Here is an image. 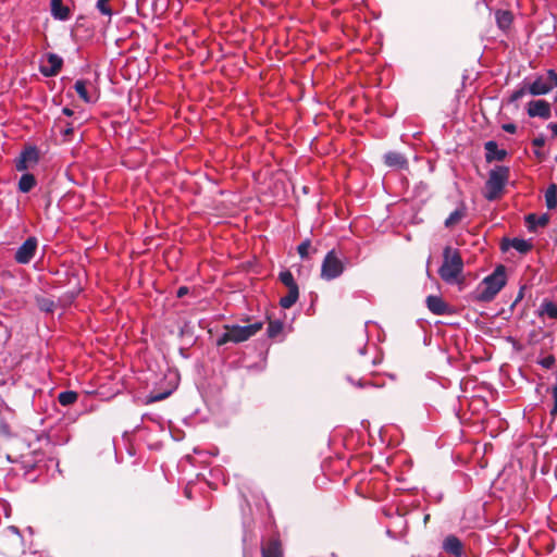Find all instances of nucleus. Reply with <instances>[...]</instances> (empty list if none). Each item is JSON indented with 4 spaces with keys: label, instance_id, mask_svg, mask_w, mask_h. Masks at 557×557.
Returning a JSON list of instances; mask_svg holds the SVG:
<instances>
[{
    "label": "nucleus",
    "instance_id": "f257e3e1",
    "mask_svg": "<svg viewBox=\"0 0 557 557\" xmlns=\"http://www.w3.org/2000/svg\"><path fill=\"white\" fill-rule=\"evenodd\" d=\"M463 272V260L458 249L446 246L443 249V263L438 269V275L446 284H457L461 282Z\"/></svg>",
    "mask_w": 557,
    "mask_h": 557
},
{
    "label": "nucleus",
    "instance_id": "f03ea898",
    "mask_svg": "<svg viewBox=\"0 0 557 557\" xmlns=\"http://www.w3.org/2000/svg\"><path fill=\"white\" fill-rule=\"evenodd\" d=\"M263 327L262 322H253L248 325L225 324L223 326L224 333L216 339L218 346H223L227 343L239 344L248 341L260 332Z\"/></svg>",
    "mask_w": 557,
    "mask_h": 557
},
{
    "label": "nucleus",
    "instance_id": "7ed1b4c3",
    "mask_svg": "<svg viewBox=\"0 0 557 557\" xmlns=\"http://www.w3.org/2000/svg\"><path fill=\"white\" fill-rule=\"evenodd\" d=\"M506 268L504 265L496 267L493 273L487 275L480 284L478 300L484 302L493 300L506 285Z\"/></svg>",
    "mask_w": 557,
    "mask_h": 557
},
{
    "label": "nucleus",
    "instance_id": "20e7f679",
    "mask_svg": "<svg viewBox=\"0 0 557 557\" xmlns=\"http://www.w3.org/2000/svg\"><path fill=\"white\" fill-rule=\"evenodd\" d=\"M509 178V169L507 166H495L490 171L485 183L484 197L487 200L497 199L503 193Z\"/></svg>",
    "mask_w": 557,
    "mask_h": 557
},
{
    "label": "nucleus",
    "instance_id": "39448f33",
    "mask_svg": "<svg viewBox=\"0 0 557 557\" xmlns=\"http://www.w3.org/2000/svg\"><path fill=\"white\" fill-rule=\"evenodd\" d=\"M345 264L338 253L333 249L324 257L321 265V277L325 281H332L343 274Z\"/></svg>",
    "mask_w": 557,
    "mask_h": 557
},
{
    "label": "nucleus",
    "instance_id": "423d86ee",
    "mask_svg": "<svg viewBox=\"0 0 557 557\" xmlns=\"http://www.w3.org/2000/svg\"><path fill=\"white\" fill-rule=\"evenodd\" d=\"M554 87H557V73L548 70L545 75L537 76L528 85V91L532 96H542L548 94Z\"/></svg>",
    "mask_w": 557,
    "mask_h": 557
},
{
    "label": "nucleus",
    "instance_id": "0eeeda50",
    "mask_svg": "<svg viewBox=\"0 0 557 557\" xmlns=\"http://www.w3.org/2000/svg\"><path fill=\"white\" fill-rule=\"evenodd\" d=\"M39 150L35 146L26 147L15 162V169L18 172L27 171L39 162Z\"/></svg>",
    "mask_w": 557,
    "mask_h": 557
},
{
    "label": "nucleus",
    "instance_id": "6e6552de",
    "mask_svg": "<svg viewBox=\"0 0 557 557\" xmlns=\"http://www.w3.org/2000/svg\"><path fill=\"white\" fill-rule=\"evenodd\" d=\"M38 246L36 237H28L16 250L15 261L20 264H27L34 258Z\"/></svg>",
    "mask_w": 557,
    "mask_h": 557
},
{
    "label": "nucleus",
    "instance_id": "1a4fd4ad",
    "mask_svg": "<svg viewBox=\"0 0 557 557\" xmlns=\"http://www.w3.org/2000/svg\"><path fill=\"white\" fill-rule=\"evenodd\" d=\"M63 64V60L61 57H59L55 53H48L46 57L41 60L40 63V73L46 77L55 76Z\"/></svg>",
    "mask_w": 557,
    "mask_h": 557
},
{
    "label": "nucleus",
    "instance_id": "9d476101",
    "mask_svg": "<svg viewBox=\"0 0 557 557\" xmlns=\"http://www.w3.org/2000/svg\"><path fill=\"white\" fill-rule=\"evenodd\" d=\"M527 112L530 117L547 120L552 116L550 104L545 100H532L528 103Z\"/></svg>",
    "mask_w": 557,
    "mask_h": 557
},
{
    "label": "nucleus",
    "instance_id": "9b49d317",
    "mask_svg": "<svg viewBox=\"0 0 557 557\" xmlns=\"http://www.w3.org/2000/svg\"><path fill=\"white\" fill-rule=\"evenodd\" d=\"M428 309L436 315L450 314L451 309L447 302L440 296L430 295L426 297Z\"/></svg>",
    "mask_w": 557,
    "mask_h": 557
},
{
    "label": "nucleus",
    "instance_id": "f8f14e48",
    "mask_svg": "<svg viewBox=\"0 0 557 557\" xmlns=\"http://www.w3.org/2000/svg\"><path fill=\"white\" fill-rule=\"evenodd\" d=\"M443 549L454 557H461L463 555V545L455 535H448L444 539Z\"/></svg>",
    "mask_w": 557,
    "mask_h": 557
},
{
    "label": "nucleus",
    "instance_id": "ddd939ff",
    "mask_svg": "<svg viewBox=\"0 0 557 557\" xmlns=\"http://www.w3.org/2000/svg\"><path fill=\"white\" fill-rule=\"evenodd\" d=\"M384 162L389 168L405 170L408 168V160L399 152L389 151L384 156Z\"/></svg>",
    "mask_w": 557,
    "mask_h": 557
},
{
    "label": "nucleus",
    "instance_id": "4468645a",
    "mask_svg": "<svg viewBox=\"0 0 557 557\" xmlns=\"http://www.w3.org/2000/svg\"><path fill=\"white\" fill-rule=\"evenodd\" d=\"M484 148H485V158H486L487 162H491L494 160L502 161L507 156L506 150L499 149L498 145L493 140L486 141L484 145Z\"/></svg>",
    "mask_w": 557,
    "mask_h": 557
},
{
    "label": "nucleus",
    "instance_id": "2eb2a0df",
    "mask_svg": "<svg viewBox=\"0 0 557 557\" xmlns=\"http://www.w3.org/2000/svg\"><path fill=\"white\" fill-rule=\"evenodd\" d=\"M549 218L547 214L536 215L531 213L527 215L525 222L530 231H535L536 227H544L547 225Z\"/></svg>",
    "mask_w": 557,
    "mask_h": 557
},
{
    "label": "nucleus",
    "instance_id": "dca6fc26",
    "mask_svg": "<svg viewBox=\"0 0 557 557\" xmlns=\"http://www.w3.org/2000/svg\"><path fill=\"white\" fill-rule=\"evenodd\" d=\"M51 13L53 17L61 21L70 17V10L62 4L61 0H51Z\"/></svg>",
    "mask_w": 557,
    "mask_h": 557
},
{
    "label": "nucleus",
    "instance_id": "f3484780",
    "mask_svg": "<svg viewBox=\"0 0 557 557\" xmlns=\"http://www.w3.org/2000/svg\"><path fill=\"white\" fill-rule=\"evenodd\" d=\"M287 289H288L287 295L283 296L280 299V305L284 309H288V308L293 307L299 297L298 287H293V288H287Z\"/></svg>",
    "mask_w": 557,
    "mask_h": 557
},
{
    "label": "nucleus",
    "instance_id": "a211bd4d",
    "mask_svg": "<svg viewBox=\"0 0 557 557\" xmlns=\"http://www.w3.org/2000/svg\"><path fill=\"white\" fill-rule=\"evenodd\" d=\"M36 186V178L30 173H25L18 181V190L21 193H28Z\"/></svg>",
    "mask_w": 557,
    "mask_h": 557
},
{
    "label": "nucleus",
    "instance_id": "6ab92c4d",
    "mask_svg": "<svg viewBox=\"0 0 557 557\" xmlns=\"http://www.w3.org/2000/svg\"><path fill=\"white\" fill-rule=\"evenodd\" d=\"M263 557H282L281 545L277 541H270L262 547Z\"/></svg>",
    "mask_w": 557,
    "mask_h": 557
},
{
    "label": "nucleus",
    "instance_id": "aec40b11",
    "mask_svg": "<svg viewBox=\"0 0 557 557\" xmlns=\"http://www.w3.org/2000/svg\"><path fill=\"white\" fill-rule=\"evenodd\" d=\"M496 22L499 28L507 29L512 23V15L509 11H497Z\"/></svg>",
    "mask_w": 557,
    "mask_h": 557
},
{
    "label": "nucleus",
    "instance_id": "412c9836",
    "mask_svg": "<svg viewBox=\"0 0 557 557\" xmlns=\"http://www.w3.org/2000/svg\"><path fill=\"white\" fill-rule=\"evenodd\" d=\"M546 206L548 209H554L557 206V186L552 184L545 193Z\"/></svg>",
    "mask_w": 557,
    "mask_h": 557
},
{
    "label": "nucleus",
    "instance_id": "4be33fe9",
    "mask_svg": "<svg viewBox=\"0 0 557 557\" xmlns=\"http://www.w3.org/2000/svg\"><path fill=\"white\" fill-rule=\"evenodd\" d=\"M77 393L73 391L61 392L58 396V400L62 406L73 405L77 400Z\"/></svg>",
    "mask_w": 557,
    "mask_h": 557
},
{
    "label": "nucleus",
    "instance_id": "5701e85b",
    "mask_svg": "<svg viewBox=\"0 0 557 557\" xmlns=\"http://www.w3.org/2000/svg\"><path fill=\"white\" fill-rule=\"evenodd\" d=\"M74 89L85 102H91V98L87 91V83L85 81H76L74 84Z\"/></svg>",
    "mask_w": 557,
    "mask_h": 557
},
{
    "label": "nucleus",
    "instance_id": "b1692460",
    "mask_svg": "<svg viewBox=\"0 0 557 557\" xmlns=\"http://www.w3.org/2000/svg\"><path fill=\"white\" fill-rule=\"evenodd\" d=\"M465 216V211L462 209H456L453 211L448 218L445 220V226L446 227H453L456 224H458L462 218Z\"/></svg>",
    "mask_w": 557,
    "mask_h": 557
},
{
    "label": "nucleus",
    "instance_id": "393cba45",
    "mask_svg": "<svg viewBox=\"0 0 557 557\" xmlns=\"http://www.w3.org/2000/svg\"><path fill=\"white\" fill-rule=\"evenodd\" d=\"M278 278L287 288L298 287L293 273L288 270L282 271Z\"/></svg>",
    "mask_w": 557,
    "mask_h": 557
},
{
    "label": "nucleus",
    "instance_id": "a878e982",
    "mask_svg": "<svg viewBox=\"0 0 557 557\" xmlns=\"http://www.w3.org/2000/svg\"><path fill=\"white\" fill-rule=\"evenodd\" d=\"M511 246H512V248H515L517 251H519L521 253H525L532 248L531 243H529L525 239H521V238H513L511 242Z\"/></svg>",
    "mask_w": 557,
    "mask_h": 557
},
{
    "label": "nucleus",
    "instance_id": "bb28decb",
    "mask_svg": "<svg viewBox=\"0 0 557 557\" xmlns=\"http://www.w3.org/2000/svg\"><path fill=\"white\" fill-rule=\"evenodd\" d=\"M542 311L550 319H557V301H545L542 304Z\"/></svg>",
    "mask_w": 557,
    "mask_h": 557
},
{
    "label": "nucleus",
    "instance_id": "cd10ccee",
    "mask_svg": "<svg viewBox=\"0 0 557 557\" xmlns=\"http://www.w3.org/2000/svg\"><path fill=\"white\" fill-rule=\"evenodd\" d=\"M283 330V324L280 321H271L268 326L269 337L277 336Z\"/></svg>",
    "mask_w": 557,
    "mask_h": 557
},
{
    "label": "nucleus",
    "instance_id": "c85d7f7f",
    "mask_svg": "<svg viewBox=\"0 0 557 557\" xmlns=\"http://www.w3.org/2000/svg\"><path fill=\"white\" fill-rule=\"evenodd\" d=\"M311 247V242L309 239L304 240L298 247L297 251L299 256L305 259L308 257L309 248Z\"/></svg>",
    "mask_w": 557,
    "mask_h": 557
},
{
    "label": "nucleus",
    "instance_id": "c756f323",
    "mask_svg": "<svg viewBox=\"0 0 557 557\" xmlns=\"http://www.w3.org/2000/svg\"><path fill=\"white\" fill-rule=\"evenodd\" d=\"M527 94H529L528 91V85L525 86H522L520 87L519 89L515 90L511 96H510V101L513 102V101H517L519 99H521L522 97H524Z\"/></svg>",
    "mask_w": 557,
    "mask_h": 557
},
{
    "label": "nucleus",
    "instance_id": "7c9ffc66",
    "mask_svg": "<svg viewBox=\"0 0 557 557\" xmlns=\"http://www.w3.org/2000/svg\"><path fill=\"white\" fill-rule=\"evenodd\" d=\"M96 7L100 11L101 14L107 15V16H111L112 15V10L108 5V2H106L103 0H98Z\"/></svg>",
    "mask_w": 557,
    "mask_h": 557
},
{
    "label": "nucleus",
    "instance_id": "2f4dec72",
    "mask_svg": "<svg viewBox=\"0 0 557 557\" xmlns=\"http://www.w3.org/2000/svg\"><path fill=\"white\" fill-rule=\"evenodd\" d=\"M11 435V428L8 422L0 418V436L9 437Z\"/></svg>",
    "mask_w": 557,
    "mask_h": 557
},
{
    "label": "nucleus",
    "instance_id": "473e14b6",
    "mask_svg": "<svg viewBox=\"0 0 557 557\" xmlns=\"http://www.w3.org/2000/svg\"><path fill=\"white\" fill-rule=\"evenodd\" d=\"M553 407L550 409V416L555 418L557 416V385L552 387Z\"/></svg>",
    "mask_w": 557,
    "mask_h": 557
},
{
    "label": "nucleus",
    "instance_id": "72a5a7b5",
    "mask_svg": "<svg viewBox=\"0 0 557 557\" xmlns=\"http://www.w3.org/2000/svg\"><path fill=\"white\" fill-rule=\"evenodd\" d=\"M555 363V358L553 356H547V357H544L541 361H540V364L545 368V369H550L553 367V364Z\"/></svg>",
    "mask_w": 557,
    "mask_h": 557
},
{
    "label": "nucleus",
    "instance_id": "f704fd0d",
    "mask_svg": "<svg viewBox=\"0 0 557 557\" xmlns=\"http://www.w3.org/2000/svg\"><path fill=\"white\" fill-rule=\"evenodd\" d=\"M74 132V126L72 123H66L64 128L61 129L62 135L67 138L70 137Z\"/></svg>",
    "mask_w": 557,
    "mask_h": 557
},
{
    "label": "nucleus",
    "instance_id": "c9c22d12",
    "mask_svg": "<svg viewBox=\"0 0 557 557\" xmlns=\"http://www.w3.org/2000/svg\"><path fill=\"white\" fill-rule=\"evenodd\" d=\"M4 413L13 416L14 412L3 400L0 399V417Z\"/></svg>",
    "mask_w": 557,
    "mask_h": 557
},
{
    "label": "nucleus",
    "instance_id": "e433bc0d",
    "mask_svg": "<svg viewBox=\"0 0 557 557\" xmlns=\"http://www.w3.org/2000/svg\"><path fill=\"white\" fill-rule=\"evenodd\" d=\"M170 394H171V392L161 393V394H152L150 396V400L151 401H160V400L166 398Z\"/></svg>",
    "mask_w": 557,
    "mask_h": 557
},
{
    "label": "nucleus",
    "instance_id": "4c0bfd02",
    "mask_svg": "<svg viewBox=\"0 0 557 557\" xmlns=\"http://www.w3.org/2000/svg\"><path fill=\"white\" fill-rule=\"evenodd\" d=\"M502 128L510 134H515L517 132V126L513 123H506L502 126Z\"/></svg>",
    "mask_w": 557,
    "mask_h": 557
},
{
    "label": "nucleus",
    "instance_id": "58836bf2",
    "mask_svg": "<svg viewBox=\"0 0 557 557\" xmlns=\"http://www.w3.org/2000/svg\"><path fill=\"white\" fill-rule=\"evenodd\" d=\"M187 294H188V287H186V286H181V287L177 289V293H176V295H177V297H178V298H182V297H184V296H185V295H187Z\"/></svg>",
    "mask_w": 557,
    "mask_h": 557
},
{
    "label": "nucleus",
    "instance_id": "ea45409f",
    "mask_svg": "<svg viewBox=\"0 0 557 557\" xmlns=\"http://www.w3.org/2000/svg\"><path fill=\"white\" fill-rule=\"evenodd\" d=\"M63 114H65L66 116H72L74 114L73 110H71L70 108H63L62 110Z\"/></svg>",
    "mask_w": 557,
    "mask_h": 557
},
{
    "label": "nucleus",
    "instance_id": "a19ab883",
    "mask_svg": "<svg viewBox=\"0 0 557 557\" xmlns=\"http://www.w3.org/2000/svg\"><path fill=\"white\" fill-rule=\"evenodd\" d=\"M553 133V135L557 136V123H552L548 126Z\"/></svg>",
    "mask_w": 557,
    "mask_h": 557
},
{
    "label": "nucleus",
    "instance_id": "79ce46f5",
    "mask_svg": "<svg viewBox=\"0 0 557 557\" xmlns=\"http://www.w3.org/2000/svg\"><path fill=\"white\" fill-rule=\"evenodd\" d=\"M534 144H535V145H540V144H541V141L536 139V140L534 141Z\"/></svg>",
    "mask_w": 557,
    "mask_h": 557
},
{
    "label": "nucleus",
    "instance_id": "37998d69",
    "mask_svg": "<svg viewBox=\"0 0 557 557\" xmlns=\"http://www.w3.org/2000/svg\"><path fill=\"white\" fill-rule=\"evenodd\" d=\"M556 101H557V96H556Z\"/></svg>",
    "mask_w": 557,
    "mask_h": 557
},
{
    "label": "nucleus",
    "instance_id": "c03bdc74",
    "mask_svg": "<svg viewBox=\"0 0 557 557\" xmlns=\"http://www.w3.org/2000/svg\"><path fill=\"white\" fill-rule=\"evenodd\" d=\"M556 162H557V157H556Z\"/></svg>",
    "mask_w": 557,
    "mask_h": 557
}]
</instances>
